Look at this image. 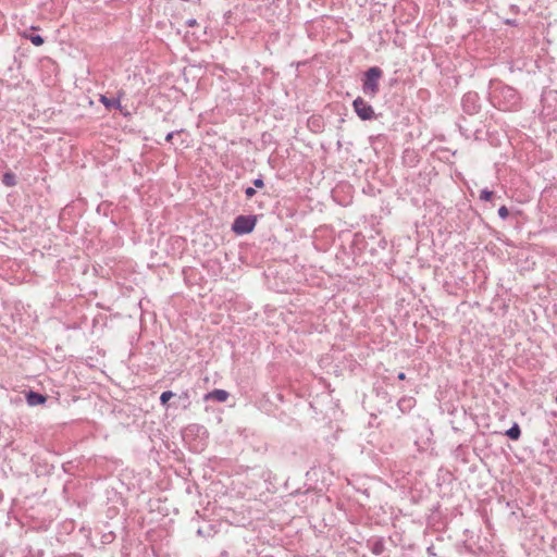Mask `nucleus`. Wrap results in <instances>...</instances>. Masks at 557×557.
<instances>
[{
  "label": "nucleus",
  "instance_id": "10",
  "mask_svg": "<svg viewBox=\"0 0 557 557\" xmlns=\"http://www.w3.org/2000/svg\"><path fill=\"white\" fill-rule=\"evenodd\" d=\"M215 533H216L215 527L210 523L206 524L205 527H200L197 530V535L205 537V539L212 537V536H214Z\"/></svg>",
  "mask_w": 557,
  "mask_h": 557
},
{
  "label": "nucleus",
  "instance_id": "22",
  "mask_svg": "<svg viewBox=\"0 0 557 557\" xmlns=\"http://www.w3.org/2000/svg\"><path fill=\"white\" fill-rule=\"evenodd\" d=\"M190 431H194V430H197L199 431V429H203V426L199 425V424H191L189 425L188 428Z\"/></svg>",
  "mask_w": 557,
  "mask_h": 557
},
{
  "label": "nucleus",
  "instance_id": "1",
  "mask_svg": "<svg viewBox=\"0 0 557 557\" xmlns=\"http://www.w3.org/2000/svg\"><path fill=\"white\" fill-rule=\"evenodd\" d=\"M495 108L502 111H515L520 107L521 97L511 86L498 83L491 95Z\"/></svg>",
  "mask_w": 557,
  "mask_h": 557
},
{
  "label": "nucleus",
  "instance_id": "26",
  "mask_svg": "<svg viewBox=\"0 0 557 557\" xmlns=\"http://www.w3.org/2000/svg\"><path fill=\"white\" fill-rule=\"evenodd\" d=\"M465 2H485L486 0H463Z\"/></svg>",
  "mask_w": 557,
  "mask_h": 557
},
{
  "label": "nucleus",
  "instance_id": "14",
  "mask_svg": "<svg viewBox=\"0 0 557 557\" xmlns=\"http://www.w3.org/2000/svg\"><path fill=\"white\" fill-rule=\"evenodd\" d=\"M175 396V394L172 392V391H164L161 395H160V404L161 406L168 408L170 407L169 405V401L171 398H173Z\"/></svg>",
  "mask_w": 557,
  "mask_h": 557
},
{
  "label": "nucleus",
  "instance_id": "8",
  "mask_svg": "<svg viewBox=\"0 0 557 557\" xmlns=\"http://www.w3.org/2000/svg\"><path fill=\"white\" fill-rule=\"evenodd\" d=\"M230 393L225 389L215 388L205 395V400H213L224 403L227 400Z\"/></svg>",
  "mask_w": 557,
  "mask_h": 557
},
{
  "label": "nucleus",
  "instance_id": "25",
  "mask_svg": "<svg viewBox=\"0 0 557 557\" xmlns=\"http://www.w3.org/2000/svg\"><path fill=\"white\" fill-rule=\"evenodd\" d=\"M397 379H398V380H400V381L406 380V373H405V372H399V373L397 374Z\"/></svg>",
  "mask_w": 557,
  "mask_h": 557
},
{
  "label": "nucleus",
  "instance_id": "11",
  "mask_svg": "<svg viewBox=\"0 0 557 557\" xmlns=\"http://www.w3.org/2000/svg\"><path fill=\"white\" fill-rule=\"evenodd\" d=\"M505 435L511 441H518L521 436V429L519 424L513 422V424L505 432Z\"/></svg>",
  "mask_w": 557,
  "mask_h": 557
},
{
  "label": "nucleus",
  "instance_id": "17",
  "mask_svg": "<svg viewBox=\"0 0 557 557\" xmlns=\"http://www.w3.org/2000/svg\"><path fill=\"white\" fill-rule=\"evenodd\" d=\"M498 215L502 220H506L509 216V210L506 206H502L498 209Z\"/></svg>",
  "mask_w": 557,
  "mask_h": 557
},
{
  "label": "nucleus",
  "instance_id": "13",
  "mask_svg": "<svg viewBox=\"0 0 557 557\" xmlns=\"http://www.w3.org/2000/svg\"><path fill=\"white\" fill-rule=\"evenodd\" d=\"M2 183L8 187L15 186L17 183L15 174L12 172H5L2 175Z\"/></svg>",
  "mask_w": 557,
  "mask_h": 557
},
{
  "label": "nucleus",
  "instance_id": "6",
  "mask_svg": "<svg viewBox=\"0 0 557 557\" xmlns=\"http://www.w3.org/2000/svg\"><path fill=\"white\" fill-rule=\"evenodd\" d=\"M25 399L28 406L35 407L38 405H44L47 401L48 396L46 394L28 389L25 392Z\"/></svg>",
  "mask_w": 557,
  "mask_h": 557
},
{
  "label": "nucleus",
  "instance_id": "2",
  "mask_svg": "<svg viewBox=\"0 0 557 557\" xmlns=\"http://www.w3.org/2000/svg\"><path fill=\"white\" fill-rule=\"evenodd\" d=\"M383 77V71L379 66H371L363 72L361 77V90L363 95L373 99L380 92V79Z\"/></svg>",
  "mask_w": 557,
  "mask_h": 557
},
{
  "label": "nucleus",
  "instance_id": "7",
  "mask_svg": "<svg viewBox=\"0 0 557 557\" xmlns=\"http://www.w3.org/2000/svg\"><path fill=\"white\" fill-rule=\"evenodd\" d=\"M367 547L371 550L372 554L380 556L386 550L385 540L384 537L379 536L370 537L367 541Z\"/></svg>",
  "mask_w": 557,
  "mask_h": 557
},
{
  "label": "nucleus",
  "instance_id": "24",
  "mask_svg": "<svg viewBox=\"0 0 557 557\" xmlns=\"http://www.w3.org/2000/svg\"><path fill=\"white\" fill-rule=\"evenodd\" d=\"M426 552H428V554H429V555H431V556H435V553H434V546H429V547L426 548Z\"/></svg>",
  "mask_w": 557,
  "mask_h": 557
},
{
  "label": "nucleus",
  "instance_id": "21",
  "mask_svg": "<svg viewBox=\"0 0 557 557\" xmlns=\"http://www.w3.org/2000/svg\"><path fill=\"white\" fill-rule=\"evenodd\" d=\"M185 24H186V26H188V27H195L196 25H198V23H197V20H196V18H189V20H187V21H186V23H185Z\"/></svg>",
  "mask_w": 557,
  "mask_h": 557
},
{
  "label": "nucleus",
  "instance_id": "20",
  "mask_svg": "<svg viewBox=\"0 0 557 557\" xmlns=\"http://www.w3.org/2000/svg\"><path fill=\"white\" fill-rule=\"evenodd\" d=\"M257 194L256 189L253 187H246L245 188V195L247 199H251Z\"/></svg>",
  "mask_w": 557,
  "mask_h": 557
},
{
  "label": "nucleus",
  "instance_id": "5",
  "mask_svg": "<svg viewBox=\"0 0 557 557\" xmlns=\"http://www.w3.org/2000/svg\"><path fill=\"white\" fill-rule=\"evenodd\" d=\"M462 111L466 114L474 115L481 110L480 96L475 91H468L461 99Z\"/></svg>",
  "mask_w": 557,
  "mask_h": 557
},
{
  "label": "nucleus",
  "instance_id": "9",
  "mask_svg": "<svg viewBox=\"0 0 557 557\" xmlns=\"http://www.w3.org/2000/svg\"><path fill=\"white\" fill-rule=\"evenodd\" d=\"M100 101L108 110H112V109L121 110V102H120L119 98H114V97L109 98L107 96H101Z\"/></svg>",
  "mask_w": 557,
  "mask_h": 557
},
{
  "label": "nucleus",
  "instance_id": "16",
  "mask_svg": "<svg viewBox=\"0 0 557 557\" xmlns=\"http://www.w3.org/2000/svg\"><path fill=\"white\" fill-rule=\"evenodd\" d=\"M178 400L183 401V407L184 408H187L189 405H190V395H189V392L188 391H184L182 392L178 396H177Z\"/></svg>",
  "mask_w": 557,
  "mask_h": 557
},
{
  "label": "nucleus",
  "instance_id": "4",
  "mask_svg": "<svg viewBox=\"0 0 557 557\" xmlns=\"http://www.w3.org/2000/svg\"><path fill=\"white\" fill-rule=\"evenodd\" d=\"M352 109L356 115L361 121H372L376 119V114L374 112L373 107L362 97H357L352 103Z\"/></svg>",
  "mask_w": 557,
  "mask_h": 557
},
{
  "label": "nucleus",
  "instance_id": "15",
  "mask_svg": "<svg viewBox=\"0 0 557 557\" xmlns=\"http://www.w3.org/2000/svg\"><path fill=\"white\" fill-rule=\"evenodd\" d=\"M495 198V193L487 188H484L480 191L479 199L482 201H492Z\"/></svg>",
  "mask_w": 557,
  "mask_h": 557
},
{
  "label": "nucleus",
  "instance_id": "19",
  "mask_svg": "<svg viewBox=\"0 0 557 557\" xmlns=\"http://www.w3.org/2000/svg\"><path fill=\"white\" fill-rule=\"evenodd\" d=\"M183 132H184V129H177V131H173V132L168 133V135L165 136V141L172 143L174 136L178 135V134H181Z\"/></svg>",
  "mask_w": 557,
  "mask_h": 557
},
{
  "label": "nucleus",
  "instance_id": "3",
  "mask_svg": "<svg viewBox=\"0 0 557 557\" xmlns=\"http://www.w3.org/2000/svg\"><path fill=\"white\" fill-rule=\"evenodd\" d=\"M257 224V216L252 214H240L237 215L232 224V231L236 235H246L253 231Z\"/></svg>",
  "mask_w": 557,
  "mask_h": 557
},
{
  "label": "nucleus",
  "instance_id": "18",
  "mask_svg": "<svg viewBox=\"0 0 557 557\" xmlns=\"http://www.w3.org/2000/svg\"><path fill=\"white\" fill-rule=\"evenodd\" d=\"M252 184H253V186H255V187H257V188H262V187H264V180H263V175H262V174H259V176L252 181Z\"/></svg>",
  "mask_w": 557,
  "mask_h": 557
},
{
  "label": "nucleus",
  "instance_id": "23",
  "mask_svg": "<svg viewBox=\"0 0 557 557\" xmlns=\"http://www.w3.org/2000/svg\"><path fill=\"white\" fill-rule=\"evenodd\" d=\"M505 24L510 25V26H517L518 23L516 20H506Z\"/></svg>",
  "mask_w": 557,
  "mask_h": 557
},
{
  "label": "nucleus",
  "instance_id": "12",
  "mask_svg": "<svg viewBox=\"0 0 557 557\" xmlns=\"http://www.w3.org/2000/svg\"><path fill=\"white\" fill-rule=\"evenodd\" d=\"M23 37L28 39L36 47H40L45 44V38L38 34L24 33Z\"/></svg>",
  "mask_w": 557,
  "mask_h": 557
}]
</instances>
